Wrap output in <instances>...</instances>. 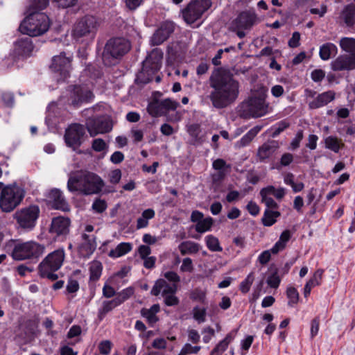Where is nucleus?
<instances>
[{
	"instance_id": "39448f33",
	"label": "nucleus",
	"mask_w": 355,
	"mask_h": 355,
	"mask_svg": "<svg viewBox=\"0 0 355 355\" xmlns=\"http://www.w3.org/2000/svg\"><path fill=\"white\" fill-rule=\"evenodd\" d=\"M130 49V44L127 40L122 37L110 39L104 48L102 55L103 63L107 66L115 64Z\"/></svg>"
},
{
	"instance_id": "6e6552de",
	"label": "nucleus",
	"mask_w": 355,
	"mask_h": 355,
	"mask_svg": "<svg viewBox=\"0 0 355 355\" xmlns=\"http://www.w3.org/2000/svg\"><path fill=\"white\" fill-rule=\"evenodd\" d=\"M44 249L42 245L34 241L18 242L15 244L11 256L18 261L38 257L43 253Z\"/></svg>"
},
{
	"instance_id": "a878e982",
	"label": "nucleus",
	"mask_w": 355,
	"mask_h": 355,
	"mask_svg": "<svg viewBox=\"0 0 355 355\" xmlns=\"http://www.w3.org/2000/svg\"><path fill=\"white\" fill-rule=\"evenodd\" d=\"M279 148L276 141H270L261 146L257 151V157L260 161L269 158Z\"/></svg>"
},
{
	"instance_id": "6ab92c4d",
	"label": "nucleus",
	"mask_w": 355,
	"mask_h": 355,
	"mask_svg": "<svg viewBox=\"0 0 355 355\" xmlns=\"http://www.w3.org/2000/svg\"><path fill=\"white\" fill-rule=\"evenodd\" d=\"M257 16L253 10H245L239 13L232 21L234 29H250L257 22Z\"/></svg>"
},
{
	"instance_id": "e2e57ef3",
	"label": "nucleus",
	"mask_w": 355,
	"mask_h": 355,
	"mask_svg": "<svg viewBox=\"0 0 355 355\" xmlns=\"http://www.w3.org/2000/svg\"><path fill=\"white\" fill-rule=\"evenodd\" d=\"M110 182L112 184H117L121 178V171L119 169H115L110 172L109 175Z\"/></svg>"
},
{
	"instance_id": "4468645a",
	"label": "nucleus",
	"mask_w": 355,
	"mask_h": 355,
	"mask_svg": "<svg viewBox=\"0 0 355 355\" xmlns=\"http://www.w3.org/2000/svg\"><path fill=\"white\" fill-rule=\"evenodd\" d=\"M40 209L36 205H31L17 211L15 214L18 224L24 229H32L39 216Z\"/></svg>"
},
{
	"instance_id": "0eeeda50",
	"label": "nucleus",
	"mask_w": 355,
	"mask_h": 355,
	"mask_svg": "<svg viewBox=\"0 0 355 355\" xmlns=\"http://www.w3.org/2000/svg\"><path fill=\"white\" fill-rule=\"evenodd\" d=\"M268 105L261 97H252L243 102L239 110V114L244 119L260 117L268 113Z\"/></svg>"
},
{
	"instance_id": "680f3d73",
	"label": "nucleus",
	"mask_w": 355,
	"mask_h": 355,
	"mask_svg": "<svg viewBox=\"0 0 355 355\" xmlns=\"http://www.w3.org/2000/svg\"><path fill=\"white\" fill-rule=\"evenodd\" d=\"M164 277H165L166 280H168L171 282L170 284H175L177 285V283L180 281V276L173 271H168L165 272Z\"/></svg>"
},
{
	"instance_id": "473e14b6",
	"label": "nucleus",
	"mask_w": 355,
	"mask_h": 355,
	"mask_svg": "<svg viewBox=\"0 0 355 355\" xmlns=\"http://www.w3.org/2000/svg\"><path fill=\"white\" fill-rule=\"evenodd\" d=\"M178 249L182 255L187 254H196L200 250V245L191 241L182 242Z\"/></svg>"
},
{
	"instance_id": "79ce46f5",
	"label": "nucleus",
	"mask_w": 355,
	"mask_h": 355,
	"mask_svg": "<svg viewBox=\"0 0 355 355\" xmlns=\"http://www.w3.org/2000/svg\"><path fill=\"white\" fill-rule=\"evenodd\" d=\"M213 223L214 220L211 217H207L196 223L195 230L197 232L204 233L211 230Z\"/></svg>"
},
{
	"instance_id": "58836bf2",
	"label": "nucleus",
	"mask_w": 355,
	"mask_h": 355,
	"mask_svg": "<svg viewBox=\"0 0 355 355\" xmlns=\"http://www.w3.org/2000/svg\"><path fill=\"white\" fill-rule=\"evenodd\" d=\"M261 197V202L266 205L267 209H277L278 208L277 203L272 199L270 190L263 188L260 191Z\"/></svg>"
},
{
	"instance_id": "13d9d810",
	"label": "nucleus",
	"mask_w": 355,
	"mask_h": 355,
	"mask_svg": "<svg viewBox=\"0 0 355 355\" xmlns=\"http://www.w3.org/2000/svg\"><path fill=\"white\" fill-rule=\"evenodd\" d=\"M148 111L153 116H157L162 115L164 112L160 106V102L159 103H151L148 107Z\"/></svg>"
},
{
	"instance_id": "72a5a7b5",
	"label": "nucleus",
	"mask_w": 355,
	"mask_h": 355,
	"mask_svg": "<svg viewBox=\"0 0 355 355\" xmlns=\"http://www.w3.org/2000/svg\"><path fill=\"white\" fill-rule=\"evenodd\" d=\"M345 23L351 26L355 23V3L346 6L342 12Z\"/></svg>"
},
{
	"instance_id": "69168bd1",
	"label": "nucleus",
	"mask_w": 355,
	"mask_h": 355,
	"mask_svg": "<svg viewBox=\"0 0 355 355\" xmlns=\"http://www.w3.org/2000/svg\"><path fill=\"white\" fill-rule=\"evenodd\" d=\"M325 76V72L322 69H315L311 72V77L314 82L321 81Z\"/></svg>"
},
{
	"instance_id": "c85d7f7f",
	"label": "nucleus",
	"mask_w": 355,
	"mask_h": 355,
	"mask_svg": "<svg viewBox=\"0 0 355 355\" xmlns=\"http://www.w3.org/2000/svg\"><path fill=\"white\" fill-rule=\"evenodd\" d=\"M324 147L336 153L344 146L342 139L335 136H328L324 138Z\"/></svg>"
},
{
	"instance_id": "f03ea898",
	"label": "nucleus",
	"mask_w": 355,
	"mask_h": 355,
	"mask_svg": "<svg viewBox=\"0 0 355 355\" xmlns=\"http://www.w3.org/2000/svg\"><path fill=\"white\" fill-rule=\"evenodd\" d=\"M104 187L102 178L89 171H78L69 175L67 189L71 192H78L89 196L100 193Z\"/></svg>"
},
{
	"instance_id": "774afa93",
	"label": "nucleus",
	"mask_w": 355,
	"mask_h": 355,
	"mask_svg": "<svg viewBox=\"0 0 355 355\" xmlns=\"http://www.w3.org/2000/svg\"><path fill=\"white\" fill-rule=\"evenodd\" d=\"M116 295V291L114 288L108 285L105 284L103 288V295L107 298H110L114 297Z\"/></svg>"
},
{
	"instance_id": "b1692460",
	"label": "nucleus",
	"mask_w": 355,
	"mask_h": 355,
	"mask_svg": "<svg viewBox=\"0 0 355 355\" xmlns=\"http://www.w3.org/2000/svg\"><path fill=\"white\" fill-rule=\"evenodd\" d=\"M49 198L52 202V206L55 209L63 211H69V206L66 201L62 193L58 189H53L49 193Z\"/></svg>"
},
{
	"instance_id": "f704fd0d",
	"label": "nucleus",
	"mask_w": 355,
	"mask_h": 355,
	"mask_svg": "<svg viewBox=\"0 0 355 355\" xmlns=\"http://www.w3.org/2000/svg\"><path fill=\"white\" fill-rule=\"evenodd\" d=\"M279 216H280L279 211L266 209L263 213L262 223L264 226L266 227L272 226L276 223L277 218Z\"/></svg>"
},
{
	"instance_id": "6e6d98bb",
	"label": "nucleus",
	"mask_w": 355,
	"mask_h": 355,
	"mask_svg": "<svg viewBox=\"0 0 355 355\" xmlns=\"http://www.w3.org/2000/svg\"><path fill=\"white\" fill-rule=\"evenodd\" d=\"M193 318L198 323H202L205 321L206 309L196 307L193 309Z\"/></svg>"
},
{
	"instance_id": "423d86ee",
	"label": "nucleus",
	"mask_w": 355,
	"mask_h": 355,
	"mask_svg": "<svg viewBox=\"0 0 355 355\" xmlns=\"http://www.w3.org/2000/svg\"><path fill=\"white\" fill-rule=\"evenodd\" d=\"M65 257L64 250L58 249L49 254L39 265V273L43 278L55 281L58 278L55 273L62 266Z\"/></svg>"
},
{
	"instance_id": "864d4df0",
	"label": "nucleus",
	"mask_w": 355,
	"mask_h": 355,
	"mask_svg": "<svg viewBox=\"0 0 355 355\" xmlns=\"http://www.w3.org/2000/svg\"><path fill=\"white\" fill-rule=\"evenodd\" d=\"M304 137V133L302 130L297 132L295 137L291 142L290 148L293 150L297 149L300 147V143Z\"/></svg>"
},
{
	"instance_id": "37998d69",
	"label": "nucleus",
	"mask_w": 355,
	"mask_h": 355,
	"mask_svg": "<svg viewBox=\"0 0 355 355\" xmlns=\"http://www.w3.org/2000/svg\"><path fill=\"white\" fill-rule=\"evenodd\" d=\"M134 294V289L132 287L126 288L117 293L114 299L121 305L125 301L128 300Z\"/></svg>"
},
{
	"instance_id": "2f4dec72",
	"label": "nucleus",
	"mask_w": 355,
	"mask_h": 355,
	"mask_svg": "<svg viewBox=\"0 0 355 355\" xmlns=\"http://www.w3.org/2000/svg\"><path fill=\"white\" fill-rule=\"evenodd\" d=\"M118 306L119 305L114 298L111 300L103 301L101 308L98 310V318L99 320H102L109 312L112 311Z\"/></svg>"
},
{
	"instance_id": "a19ab883",
	"label": "nucleus",
	"mask_w": 355,
	"mask_h": 355,
	"mask_svg": "<svg viewBox=\"0 0 355 355\" xmlns=\"http://www.w3.org/2000/svg\"><path fill=\"white\" fill-rule=\"evenodd\" d=\"M340 48L348 53H355V39L352 37H343L340 40Z\"/></svg>"
},
{
	"instance_id": "2eb2a0df",
	"label": "nucleus",
	"mask_w": 355,
	"mask_h": 355,
	"mask_svg": "<svg viewBox=\"0 0 355 355\" xmlns=\"http://www.w3.org/2000/svg\"><path fill=\"white\" fill-rule=\"evenodd\" d=\"M85 130L83 125L80 124H72L65 131L64 141L67 146L73 150H77L83 141V136Z\"/></svg>"
},
{
	"instance_id": "ddd939ff",
	"label": "nucleus",
	"mask_w": 355,
	"mask_h": 355,
	"mask_svg": "<svg viewBox=\"0 0 355 355\" xmlns=\"http://www.w3.org/2000/svg\"><path fill=\"white\" fill-rule=\"evenodd\" d=\"M33 49L32 40L28 37H24L17 40L14 49L8 57L4 59V64L8 67L13 65L20 57L30 55Z\"/></svg>"
},
{
	"instance_id": "c9c22d12",
	"label": "nucleus",
	"mask_w": 355,
	"mask_h": 355,
	"mask_svg": "<svg viewBox=\"0 0 355 355\" xmlns=\"http://www.w3.org/2000/svg\"><path fill=\"white\" fill-rule=\"evenodd\" d=\"M159 311V306L158 304H154L148 309H142L141 313L142 316L146 318L150 324H153L158 320L156 314Z\"/></svg>"
},
{
	"instance_id": "09e8293b",
	"label": "nucleus",
	"mask_w": 355,
	"mask_h": 355,
	"mask_svg": "<svg viewBox=\"0 0 355 355\" xmlns=\"http://www.w3.org/2000/svg\"><path fill=\"white\" fill-rule=\"evenodd\" d=\"M201 349L200 346H192L189 343H186L181 349L178 355H188L191 354H197Z\"/></svg>"
},
{
	"instance_id": "5701e85b",
	"label": "nucleus",
	"mask_w": 355,
	"mask_h": 355,
	"mask_svg": "<svg viewBox=\"0 0 355 355\" xmlns=\"http://www.w3.org/2000/svg\"><path fill=\"white\" fill-rule=\"evenodd\" d=\"M83 243L80 246V253L84 257L91 256L96 248V237L94 235H82Z\"/></svg>"
},
{
	"instance_id": "dca6fc26",
	"label": "nucleus",
	"mask_w": 355,
	"mask_h": 355,
	"mask_svg": "<svg viewBox=\"0 0 355 355\" xmlns=\"http://www.w3.org/2000/svg\"><path fill=\"white\" fill-rule=\"evenodd\" d=\"M71 58L66 57L64 53L54 56L52 59L51 69L55 73H59L60 77L58 80H64L69 76L71 69Z\"/></svg>"
},
{
	"instance_id": "393cba45",
	"label": "nucleus",
	"mask_w": 355,
	"mask_h": 355,
	"mask_svg": "<svg viewBox=\"0 0 355 355\" xmlns=\"http://www.w3.org/2000/svg\"><path fill=\"white\" fill-rule=\"evenodd\" d=\"M335 92L329 90L318 95V96L309 104L311 109H317L327 105L335 98Z\"/></svg>"
},
{
	"instance_id": "4c0bfd02",
	"label": "nucleus",
	"mask_w": 355,
	"mask_h": 355,
	"mask_svg": "<svg viewBox=\"0 0 355 355\" xmlns=\"http://www.w3.org/2000/svg\"><path fill=\"white\" fill-rule=\"evenodd\" d=\"M233 338L234 337L232 334H228L225 338L213 349L210 355H220L227 349L229 344L232 341Z\"/></svg>"
},
{
	"instance_id": "412c9836",
	"label": "nucleus",
	"mask_w": 355,
	"mask_h": 355,
	"mask_svg": "<svg viewBox=\"0 0 355 355\" xmlns=\"http://www.w3.org/2000/svg\"><path fill=\"white\" fill-rule=\"evenodd\" d=\"M331 68L335 71L355 69V53L339 55L331 62Z\"/></svg>"
},
{
	"instance_id": "f8f14e48",
	"label": "nucleus",
	"mask_w": 355,
	"mask_h": 355,
	"mask_svg": "<svg viewBox=\"0 0 355 355\" xmlns=\"http://www.w3.org/2000/svg\"><path fill=\"white\" fill-rule=\"evenodd\" d=\"M94 97L91 87L87 85L70 86L67 90V101L73 105L90 102Z\"/></svg>"
},
{
	"instance_id": "c756f323",
	"label": "nucleus",
	"mask_w": 355,
	"mask_h": 355,
	"mask_svg": "<svg viewBox=\"0 0 355 355\" xmlns=\"http://www.w3.org/2000/svg\"><path fill=\"white\" fill-rule=\"evenodd\" d=\"M132 250V245L130 243H121L114 249H112L108 253L111 258L116 259L121 257Z\"/></svg>"
},
{
	"instance_id": "338daca9",
	"label": "nucleus",
	"mask_w": 355,
	"mask_h": 355,
	"mask_svg": "<svg viewBox=\"0 0 355 355\" xmlns=\"http://www.w3.org/2000/svg\"><path fill=\"white\" fill-rule=\"evenodd\" d=\"M78 289H79L78 282L75 279H70L68 281V283L67 285V291L69 293H76V291H78Z\"/></svg>"
},
{
	"instance_id": "4d7b16f0",
	"label": "nucleus",
	"mask_w": 355,
	"mask_h": 355,
	"mask_svg": "<svg viewBox=\"0 0 355 355\" xmlns=\"http://www.w3.org/2000/svg\"><path fill=\"white\" fill-rule=\"evenodd\" d=\"M107 147L105 141L102 139H95L92 141V148L96 152H101Z\"/></svg>"
},
{
	"instance_id": "1a4fd4ad",
	"label": "nucleus",
	"mask_w": 355,
	"mask_h": 355,
	"mask_svg": "<svg viewBox=\"0 0 355 355\" xmlns=\"http://www.w3.org/2000/svg\"><path fill=\"white\" fill-rule=\"evenodd\" d=\"M177 289L176 284H170L164 279H159L155 282L150 293L155 296L162 295L167 306H175L179 303L178 298L175 295Z\"/></svg>"
},
{
	"instance_id": "bb28decb",
	"label": "nucleus",
	"mask_w": 355,
	"mask_h": 355,
	"mask_svg": "<svg viewBox=\"0 0 355 355\" xmlns=\"http://www.w3.org/2000/svg\"><path fill=\"white\" fill-rule=\"evenodd\" d=\"M262 129L261 125H256L250 129L243 137L235 144L236 148L248 146Z\"/></svg>"
},
{
	"instance_id": "cd10ccee",
	"label": "nucleus",
	"mask_w": 355,
	"mask_h": 355,
	"mask_svg": "<svg viewBox=\"0 0 355 355\" xmlns=\"http://www.w3.org/2000/svg\"><path fill=\"white\" fill-rule=\"evenodd\" d=\"M337 53V46L333 43L327 42L320 47L319 55L322 60H328L332 55H336Z\"/></svg>"
},
{
	"instance_id": "20e7f679",
	"label": "nucleus",
	"mask_w": 355,
	"mask_h": 355,
	"mask_svg": "<svg viewBox=\"0 0 355 355\" xmlns=\"http://www.w3.org/2000/svg\"><path fill=\"white\" fill-rule=\"evenodd\" d=\"M0 190V209L3 212L13 211L25 196V190L16 183L3 185Z\"/></svg>"
},
{
	"instance_id": "f257e3e1",
	"label": "nucleus",
	"mask_w": 355,
	"mask_h": 355,
	"mask_svg": "<svg viewBox=\"0 0 355 355\" xmlns=\"http://www.w3.org/2000/svg\"><path fill=\"white\" fill-rule=\"evenodd\" d=\"M209 95L212 105L217 109L225 108L233 103L239 96V83L231 75L221 69H216L209 78Z\"/></svg>"
},
{
	"instance_id": "e433bc0d",
	"label": "nucleus",
	"mask_w": 355,
	"mask_h": 355,
	"mask_svg": "<svg viewBox=\"0 0 355 355\" xmlns=\"http://www.w3.org/2000/svg\"><path fill=\"white\" fill-rule=\"evenodd\" d=\"M103 266L98 261H93L89 264V279L91 281H97L102 274Z\"/></svg>"
},
{
	"instance_id": "052dcab7",
	"label": "nucleus",
	"mask_w": 355,
	"mask_h": 355,
	"mask_svg": "<svg viewBox=\"0 0 355 355\" xmlns=\"http://www.w3.org/2000/svg\"><path fill=\"white\" fill-rule=\"evenodd\" d=\"M180 270L182 272H191L193 270V261L191 258L187 257L182 260V263L180 267Z\"/></svg>"
},
{
	"instance_id": "a18cd8bd",
	"label": "nucleus",
	"mask_w": 355,
	"mask_h": 355,
	"mask_svg": "<svg viewBox=\"0 0 355 355\" xmlns=\"http://www.w3.org/2000/svg\"><path fill=\"white\" fill-rule=\"evenodd\" d=\"M286 295L288 298V304L290 306H293L294 304H296L299 300V293L296 288L294 287H288L286 291Z\"/></svg>"
},
{
	"instance_id": "c03bdc74",
	"label": "nucleus",
	"mask_w": 355,
	"mask_h": 355,
	"mask_svg": "<svg viewBox=\"0 0 355 355\" xmlns=\"http://www.w3.org/2000/svg\"><path fill=\"white\" fill-rule=\"evenodd\" d=\"M254 280V273L252 272L248 274L246 278L240 284L239 288L243 293H247Z\"/></svg>"
},
{
	"instance_id": "a211bd4d",
	"label": "nucleus",
	"mask_w": 355,
	"mask_h": 355,
	"mask_svg": "<svg viewBox=\"0 0 355 355\" xmlns=\"http://www.w3.org/2000/svg\"><path fill=\"white\" fill-rule=\"evenodd\" d=\"M163 52L159 49H154L143 62L142 73L153 74L158 71L162 66Z\"/></svg>"
},
{
	"instance_id": "bf43d9fd",
	"label": "nucleus",
	"mask_w": 355,
	"mask_h": 355,
	"mask_svg": "<svg viewBox=\"0 0 355 355\" xmlns=\"http://www.w3.org/2000/svg\"><path fill=\"white\" fill-rule=\"evenodd\" d=\"M98 349L101 354L108 355L112 349V343L110 340H103L99 343Z\"/></svg>"
},
{
	"instance_id": "7c9ffc66",
	"label": "nucleus",
	"mask_w": 355,
	"mask_h": 355,
	"mask_svg": "<svg viewBox=\"0 0 355 355\" xmlns=\"http://www.w3.org/2000/svg\"><path fill=\"white\" fill-rule=\"evenodd\" d=\"M291 237V231L288 230H284L280 235L279 239L275 243L271 248V252L273 254H277L279 251L283 250L286 245V243Z\"/></svg>"
},
{
	"instance_id": "3c124183",
	"label": "nucleus",
	"mask_w": 355,
	"mask_h": 355,
	"mask_svg": "<svg viewBox=\"0 0 355 355\" xmlns=\"http://www.w3.org/2000/svg\"><path fill=\"white\" fill-rule=\"evenodd\" d=\"M213 168L218 171V175L223 178L225 176L224 168L227 166L226 162L223 159H217L213 162Z\"/></svg>"
},
{
	"instance_id": "49530a36",
	"label": "nucleus",
	"mask_w": 355,
	"mask_h": 355,
	"mask_svg": "<svg viewBox=\"0 0 355 355\" xmlns=\"http://www.w3.org/2000/svg\"><path fill=\"white\" fill-rule=\"evenodd\" d=\"M160 106L163 111H173L179 106V103L171 98H166L160 101Z\"/></svg>"
},
{
	"instance_id": "603ef678",
	"label": "nucleus",
	"mask_w": 355,
	"mask_h": 355,
	"mask_svg": "<svg viewBox=\"0 0 355 355\" xmlns=\"http://www.w3.org/2000/svg\"><path fill=\"white\" fill-rule=\"evenodd\" d=\"M49 0H33L29 12H31L35 10H43L46 8Z\"/></svg>"
},
{
	"instance_id": "de8ad7c7",
	"label": "nucleus",
	"mask_w": 355,
	"mask_h": 355,
	"mask_svg": "<svg viewBox=\"0 0 355 355\" xmlns=\"http://www.w3.org/2000/svg\"><path fill=\"white\" fill-rule=\"evenodd\" d=\"M266 282L268 285L272 288H277L279 286L281 279L278 275L277 270L271 273L267 278Z\"/></svg>"
},
{
	"instance_id": "aec40b11",
	"label": "nucleus",
	"mask_w": 355,
	"mask_h": 355,
	"mask_svg": "<svg viewBox=\"0 0 355 355\" xmlns=\"http://www.w3.org/2000/svg\"><path fill=\"white\" fill-rule=\"evenodd\" d=\"M175 30V24L171 21H165L154 33L150 38V44L153 46H158L166 41Z\"/></svg>"
},
{
	"instance_id": "ea45409f",
	"label": "nucleus",
	"mask_w": 355,
	"mask_h": 355,
	"mask_svg": "<svg viewBox=\"0 0 355 355\" xmlns=\"http://www.w3.org/2000/svg\"><path fill=\"white\" fill-rule=\"evenodd\" d=\"M205 243L207 248L211 252H221L223 250L222 247L220 245L218 239L210 234L207 235L205 239Z\"/></svg>"
},
{
	"instance_id": "7ed1b4c3",
	"label": "nucleus",
	"mask_w": 355,
	"mask_h": 355,
	"mask_svg": "<svg viewBox=\"0 0 355 355\" xmlns=\"http://www.w3.org/2000/svg\"><path fill=\"white\" fill-rule=\"evenodd\" d=\"M50 26L49 17L43 12L33 11L22 21L20 31L31 37H37L46 33Z\"/></svg>"
},
{
	"instance_id": "8fccbe9b",
	"label": "nucleus",
	"mask_w": 355,
	"mask_h": 355,
	"mask_svg": "<svg viewBox=\"0 0 355 355\" xmlns=\"http://www.w3.org/2000/svg\"><path fill=\"white\" fill-rule=\"evenodd\" d=\"M107 202L105 200L98 198L92 204V209L98 214H101L107 209Z\"/></svg>"
},
{
	"instance_id": "f3484780",
	"label": "nucleus",
	"mask_w": 355,
	"mask_h": 355,
	"mask_svg": "<svg viewBox=\"0 0 355 355\" xmlns=\"http://www.w3.org/2000/svg\"><path fill=\"white\" fill-rule=\"evenodd\" d=\"M86 126L91 137L108 132L112 129L111 121L105 117L89 119L86 123Z\"/></svg>"
},
{
	"instance_id": "0e129e2a",
	"label": "nucleus",
	"mask_w": 355,
	"mask_h": 355,
	"mask_svg": "<svg viewBox=\"0 0 355 355\" xmlns=\"http://www.w3.org/2000/svg\"><path fill=\"white\" fill-rule=\"evenodd\" d=\"M307 143L306 146L310 150H315L317 147V142L318 141V137L315 135H309L307 139Z\"/></svg>"
},
{
	"instance_id": "5fc2aeb1",
	"label": "nucleus",
	"mask_w": 355,
	"mask_h": 355,
	"mask_svg": "<svg viewBox=\"0 0 355 355\" xmlns=\"http://www.w3.org/2000/svg\"><path fill=\"white\" fill-rule=\"evenodd\" d=\"M265 188L270 190V193L274 196L277 200H282L286 193L285 189L283 187L275 189L273 186H268Z\"/></svg>"
},
{
	"instance_id": "4be33fe9",
	"label": "nucleus",
	"mask_w": 355,
	"mask_h": 355,
	"mask_svg": "<svg viewBox=\"0 0 355 355\" xmlns=\"http://www.w3.org/2000/svg\"><path fill=\"white\" fill-rule=\"evenodd\" d=\"M69 218L63 216L55 217L52 220L50 232L58 236L66 235L69 233Z\"/></svg>"
},
{
	"instance_id": "9d476101",
	"label": "nucleus",
	"mask_w": 355,
	"mask_h": 355,
	"mask_svg": "<svg viewBox=\"0 0 355 355\" xmlns=\"http://www.w3.org/2000/svg\"><path fill=\"white\" fill-rule=\"evenodd\" d=\"M99 27L98 19L92 15H86L74 25L73 36L75 39L94 37Z\"/></svg>"
},
{
	"instance_id": "9b49d317",
	"label": "nucleus",
	"mask_w": 355,
	"mask_h": 355,
	"mask_svg": "<svg viewBox=\"0 0 355 355\" xmlns=\"http://www.w3.org/2000/svg\"><path fill=\"white\" fill-rule=\"evenodd\" d=\"M211 5L210 0H193L182 10V17L187 24H193L202 17Z\"/></svg>"
}]
</instances>
